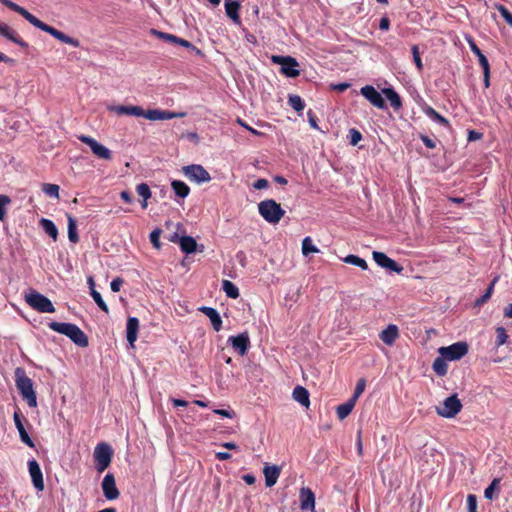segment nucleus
<instances>
[{"label": "nucleus", "mask_w": 512, "mask_h": 512, "mask_svg": "<svg viewBox=\"0 0 512 512\" xmlns=\"http://www.w3.org/2000/svg\"><path fill=\"white\" fill-rule=\"evenodd\" d=\"M107 110L118 116L143 117L151 121L170 120L173 118L184 117L185 113H176L160 109H150L145 111L137 105H107Z\"/></svg>", "instance_id": "nucleus-1"}, {"label": "nucleus", "mask_w": 512, "mask_h": 512, "mask_svg": "<svg viewBox=\"0 0 512 512\" xmlns=\"http://www.w3.org/2000/svg\"><path fill=\"white\" fill-rule=\"evenodd\" d=\"M0 2L3 5H5L7 8L22 15L34 27H36L46 33H49L51 36H53L57 40H59L63 43L69 44L73 47L80 46V42L77 39L72 38V37L64 34L63 32L57 30L56 28L42 22L37 17H35L33 14H31L29 11H27L25 8H23L22 6L14 3L10 0H0Z\"/></svg>", "instance_id": "nucleus-2"}, {"label": "nucleus", "mask_w": 512, "mask_h": 512, "mask_svg": "<svg viewBox=\"0 0 512 512\" xmlns=\"http://www.w3.org/2000/svg\"><path fill=\"white\" fill-rule=\"evenodd\" d=\"M48 327L60 334H63L71 339L76 345L80 347L88 346V338L85 333L75 324L51 321Z\"/></svg>", "instance_id": "nucleus-3"}, {"label": "nucleus", "mask_w": 512, "mask_h": 512, "mask_svg": "<svg viewBox=\"0 0 512 512\" xmlns=\"http://www.w3.org/2000/svg\"><path fill=\"white\" fill-rule=\"evenodd\" d=\"M261 217L270 224H277L285 215V210L273 199L263 200L258 204Z\"/></svg>", "instance_id": "nucleus-4"}, {"label": "nucleus", "mask_w": 512, "mask_h": 512, "mask_svg": "<svg viewBox=\"0 0 512 512\" xmlns=\"http://www.w3.org/2000/svg\"><path fill=\"white\" fill-rule=\"evenodd\" d=\"M16 387L27 404L34 408L37 406V397L34 391L32 380L27 377L23 370L16 371Z\"/></svg>", "instance_id": "nucleus-5"}, {"label": "nucleus", "mask_w": 512, "mask_h": 512, "mask_svg": "<svg viewBox=\"0 0 512 512\" xmlns=\"http://www.w3.org/2000/svg\"><path fill=\"white\" fill-rule=\"evenodd\" d=\"M25 301L32 309L40 313L55 312V307L50 299L35 290H31L25 295Z\"/></svg>", "instance_id": "nucleus-6"}, {"label": "nucleus", "mask_w": 512, "mask_h": 512, "mask_svg": "<svg viewBox=\"0 0 512 512\" xmlns=\"http://www.w3.org/2000/svg\"><path fill=\"white\" fill-rule=\"evenodd\" d=\"M183 175L196 184L208 183L211 181L209 172L200 164H191L182 167Z\"/></svg>", "instance_id": "nucleus-7"}, {"label": "nucleus", "mask_w": 512, "mask_h": 512, "mask_svg": "<svg viewBox=\"0 0 512 512\" xmlns=\"http://www.w3.org/2000/svg\"><path fill=\"white\" fill-rule=\"evenodd\" d=\"M112 460V449L107 443H100L94 449L95 468L102 473L108 468Z\"/></svg>", "instance_id": "nucleus-8"}, {"label": "nucleus", "mask_w": 512, "mask_h": 512, "mask_svg": "<svg viewBox=\"0 0 512 512\" xmlns=\"http://www.w3.org/2000/svg\"><path fill=\"white\" fill-rule=\"evenodd\" d=\"M438 353L448 361H457L468 353V344L466 342L459 341L449 346L440 347L438 349Z\"/></svg>", "instance_id": "nucleus-9"}, {"label": "nucleus", "mask_w": 512, "mask_h": 512, "mask_svg": "<svg viewBox=\"0 0 512 512\" xmlns=\"http://www.w3.org/2000/svg\"><path fill=\"white\" fill-rule=\"evenodd\" d=\"M462 409V403L456 394L447 397L440 406L436 407V412L444 418L455 417Z\"/></svg>", "instance_id": "nucleus-10"}, {"label": "nucleus", "mask_w": 512, "mask_h": 512, "mask_svg": "<svg viewBox=\"0 0 512 512\" xmlns=\"http://www.w3.org/2000/svg\"><path fill=\"white\" fill-rule=\"evenodd\" d=\"M271 60L274 64L281 66V73L287 77L295 78L299 76V64L297 60L291 56H277L273 55Z\"/></svg>", "instance_id": "nucleus-11"}, {"label": "nucleus", "mask_w": 512, "mask_h": 512, "mask_svg": "<svg viewBox=\"0 0 512 512\" xmlns=\"http://www.w3.org/2000/svg\"><path fill=\"white\" fill-rule=\"evenodd\" d=\"M78 139L89 146L92 153L99 159L102 160H111L112 159V151L104 146L103 144L99 143L94 138L87 136V135H80L78 136Z\"/></svg>", "instance_id": "nucleus-12"}, {"label": "nucleus", "mask_w": 512, "mask_h": 512, "mask_svg": "<svg viewBox=\"0 0 512 512\" xmlns=\"http://www.w3.org/2000/svg\"><path fill=\"white\" fill-rule=\"evenodd\" d=\"M372 256H373V260L381 268H384V269H387V270H390V271H393L396 273H401L403 270L402 266H400L396 261H394L393 259L388 257L383 252L374 251L372 253Z\"/></svg>", "instance_id": "nucleus-13"}, {"label": "nucleus", "mask_w": 512, "mask_h": 512, "mask_svg": "<svg viewBox=\"0 0 512 512\" xmlns=\"http://www.w3.org/2000/svg\"><path fill=\"white\" fill-rule=\"evenodd\" d=\"M228 343L240 356H244L250 346L249 335L247 332H243L236 336H230L228 338Z\"/></svg>", "instance_id": "nucleus-14"}, {"label": "nucleus", "mask_w": 512, "mask_h": 512, "mask_svg": "<svg viewBox=\"0 0 512 512\" xmlns=\"http://www.w3.org/2000/svg\"><path fill=\"white\" fill-rule=\"evenodd\" d=\"M361 95L368 100L373 106L379 109L385 108V101L382 95L372 85L363 86L360 89Z\"/></svg>", "instance_id": "nucleus-15"}, {"label": "nucleus", "mask_w": 512, "mask_h": 512, "mask_svg": "<svg viewBox=\"0 0 512 512\" xmlns=\"http://www.w3.org/2000/svg\"><path fill=\"white\" fill-rule=\"evenodd\" d=\"M28 471L33 483V486L37 491L44 490V480L40 465L35 459L28 461Z\"/></svg>", "instance_id": "nucleus-16"}, {"label": "nucleus", "mask_w": 512, "mask_h": 512, "mask_svg": "<svg viewBox=\"0 0 512 512\" xmlns=\"http://www.w3.org/2000/svg\"><path fill=\"white\" fill-rule=\"evenodd\" d=\"M101 487L107 500H115L119 497L120 493L116 486L115 478L111 473L104 476Z\"/></svg>", "instance_id": "nucleus-17"}, {"label": "nucleus", "mask_w": 512, "mask_h": 512, "mask_svg": "<svg viewBox=\"0 0 512 512\" xmlns=\"http://www.w3.org/2000/svg\"><path fill=\"white\" fill-rule=\"evenodd\" d=\"M300 508L301 510L313 511L315 508V495L310 488L303 487L300 490Z\"/></svg>", "instance_id": "nucleus-18"}, {"label": "nucleus", "mask_w": 512, "mask_h": 512, "mask_svg": "<svg viewBox=\"0 0 512 512\" xmlns=\"http://www.w3.org/2000/svg\"><path fill=\"white\" fill-rule=\"evenodd\" d=\"M226 15L237 25L241 24L239 9L241 7L240 0H225L224 3Z\"/></svg>", "instance_id": "nucleus-19"}, {"label": "nucleus", "mask_w": 512, "mask_h": 512, "mask_svg": "<svg viewBox=\"0 0 512 512\" xmlns=\"http://www.w3.org/2000/svg\"><path fill=\"white\" fill-rule=\"evenodd\" d=\"M379 337L384 344L392 346L399 338V328L395 324H389L380 332Z\"/></svg>", "instance_id": "nucleus-20"}, {"label": "nucleus", "mask_w": 512, "mask_h": 512, "mask_svg": "<svg viewBox=\"0 0 512 512\" xmlns=\"http://www.w3.org/2000/svg\"><path fill=\"white\" fill-rule=\"evenodd\" d=\"M139 320L136 317H129L126 324V337L130 347H134V344L138 337Z\"/></svg>", "instance_id": "nucleus-21"}, {"label": "nucleus", "mask_w": 512, "mask_h": 512, "mask_svg": "<svg viewBox=\"0 0 512 512\" xmlns=\"http://www.w3.org/2000/svg\"><path fill=\"white\" fill-rule=\"evenodd\" d=\"M13 419H14V423H15V426L19 432V436H20V439L23 443H25L26 445H28L29 447L33 448L34 447V442L32 441V439L30 438L29 434L27 433L23 423H22V420H21V415L19 412H15L14 415H13Z\"/></svg>", "instance_id": "nucleus-22"}, {"label": "nucleus", "mask_w": 512, "mask_h": 512, "mask_svg": "<svg viewBox=\"0 0 512 512\" xmlns=\"http://www.w3.org/2000/svg\"><path fill=\"white\" fill-rule=\"evenodd\" d=\"M199 310L204 313L210 320L215 331H220L222 328V319L216 309L212 307H201Z\"/></svg>", "instance_id": "nucleus-23"}, {"label": "nucleus", "mask_w": 512, "mask_h": 512, "mask_svg": "<svg viewBox=\"0 0 512 512\" xmlns=\"http://www.w3.org/2000/svg\"><path fill=\"white\" fill-rule=\"evenodd\" d=\"M263 473L265 476V484L267 487H272L276 484L279 475H280V469L276 465H265L263 469Z\"/></svg>", "instance_id": "nucleus-24"}, {"label": "nucleus", "mask_w": 512, "mask_h": 512, "mask_svg": "<svg viewBox=\"0 0 512 512\" xmlns=\"http://www.w3.org/2000/svg\"><path fill=\"white\" fill-rule=\"evenodd\" d=\"M293 399L304 406L305 408H309L310 406V396L309 392L303 386H296L292 393Z\"/></svg>", "instance_id": "nucleus-25"}, {"label": "nucleus", "mask_w": 512, "mask_h": 512, "mask_svg": "<svg viewBox=\"0 0 512 512\" xmlns=\"http://www.w3.org/2000/svg\"><path fill=\"white\" fill-rule=\"evenodd\" d=\"M382 93L386 96L393 109L398 110L402 107L401 98L393 88H384Z\"/></svg>", "instance_id": "nucleus-26"}, {"label": "nucleus", "mask_w": 512, "mask_h": 512, "mask_svg": "<svg viewBox=\"0 0 512 512\" xmlns=\"http://www.w3.org/2000/svg\"><path fill=\"white\" fill-rule=\"evenodd\" d=\"M179 245L184 253L191 254L196 251L197 242L191 236H183L179 240Z\"/></svg>", "instance_id": "nucleus-27"}, {"label": "nucleus", "mask_w": 512, "mask_h": 512, "mask_svg": "<svg viewBox=\"0 0 512 512\" xmlns=\"http://www.w3.org/2000/svg\"><path fill=\"white\" fill-rule=\"evenodd\" d=\"M171 187L175 195L180 198H186L190 193L189 186L181 180L171 181Z\"/></svg>", "instance_id": "nucleus-28"}, {"label": "nucleus", "mask_w": 512, "mask_h": 512, "mask_svg": "<svg viewBox=\"0 0 512 512\" xmlns=\"http://www.w3.org/2000/svg\"><path fill=\"white\" fill-rule=\"evenodd\" d=\"M163 38H165L166 40H169L171 42H175L185 48H189L191 49L193 52H195L197 55H200L201 54V51L195 47L191 42L185 40V39H182V38H178L174 35H171V34H161Z\"/></svg>", "instance_id": "nucleus-29"}, {"label": "nucleus", "mask_w": 512, "mask_h": 512, "mask_svg": "<svg viewBox=\"0 0 512 512\" xmlns=\"http://www.w3.org/2000/svg\"><path fill=\"white\" fill-rule=\"evenodd\" d=\"M0 35L16 44H23V42L18 37L16 31L9 27L7 24L0 23Z\"/></svg>", "instance_id": "nucleus-30"}, {"label": "nucleus", "mask_w": 512, "mask_h": 512, "mask_svg": "<svg viewBox=\"0 0 512 512\" xmlns=\"http://www.w3.org/2000/svg\"><path fill=\"white\" fill-rule=\"evenodd\" d=\"M40 226L45 231L46 234H48L54 241L57 239L58 236V229L56 225L53 223V221L42 218L39 221Z\"/></svg>", "instance_id": "nucleus-31"}, {"label": "nucleus", "mask_w": 512, "mask_h": 512, "mask_svg": "<svg viewBox=\"0 0 512 512\" xmlns=\"http://www.w3.org/2000/svg\"><path fill=\"white\" fill-rule=\"evenodd\" d=\"M356 402L354 400L349 399L345 403L339 405L336 409V414L340 420L345 419L355 407Z\"/></svg>", "instance_id": "nucleus-32"}, {"label": "nucleus", "mask_w": 512, "mask_h": 512, "mask_svg": "<svg viewBox=\"0 0 512 512\" xmlns=\"http://www.w3.org/2000/svg\"><path fill=\"white\" fill-rule=\"evenodd\" d=\"M447 359L443 358L441 355L437 357L433 362V370L439 376H444L448 371Z\"/></svg>", "instance_id": "nucleus-33"}, {"label": "nucleus", "mask_w": 512, "mask_h": 512, "mask_svg": "<svg viewBox=\"0 0 512 512\" xmlns=\"http://www.w3.org/2000/svg\"><path fill=\"white\" fill-rule=\"evenodd\" d=\"M68 220V238L70 242L77 243L79 241V236L77 233V223L74 217L71 215H67Z\"/></svg>", "instance_id": "nucleus-34"}, {"label": "nucleus", "mask_w": 512, "mask_h": 512, "mask_svg": "<svg viewBox=\"0 0 512 512\" xmlns=\"http://www.w3.org/2000/svg\"><path fill=\"white\" fill-rule=\"evenodd\" d=\"M222 290L225 292L226 296L229 298L236 299L239 297L238 287L229 280L222 281Z\"/></svg>", "instance_id": "nucleus-35"}, {"label": "nucleus", "mask_w": 512, "mask_h": 512, "mask_svg": "<svg viewBox=\"0 0 512 512\" xmlns=\"http://www.w3.org/2000/svg\"><path fill=\"white\" fill-rule=\"evenodd\" d=\"M424 113L427 117H429L432 121H435L443 126H448V120L440 115L435 109L432 107H427L424 109Z\"/></svg>", "instance_id": "nucleus-36"}, {"label": "nucleus", "mask_w": 512, "mask_h": 512, "mask_svg": "<svg viewBox=\"0 0 512 512\" xmlns=\"http://www.w3.org/2000/svg\"><path fill=\"white\" fill-rule=\"evenodd\" d=\"M342 260H343V262H345L347 264H351V265L360 267L363 270H366L368 268L367 262L363 258H361L357 255L350 254V255H347L346 257H344Z\"/></svg>", "instance_id": "nucleus-37"}, {"label": "nucleus", "mask_w": 512, "mask_h": 512, "mask_svg": "<svg viewBox=\"0 0 512 512\" xmlns=\"http://www.w3.org/2000/svg\"><path fill=\"white\" fill-rule=\"evenodd\" d=\"M500 482L499 478H494L490 485L485 489L484 496L486 499L492 500L495 496L496 492L500 490Z\"/></svg>", "instance_id": "nucleus-38"}, {"label": "nucleus", "mask_w": 512, "mask_h": 512, "mask_svg": "<svg viewBox=\"0 0 512 512\" xmlns=\"http://www.w3.org/2000/svg\"><path fill=\"white\" fill-rule=\"evenodd\" d=\"M11 204L9 196L0 194V221L4 222L7 218V207Z\"/></svg>", "instance_id": "nucleus-39"}, {"label": "nucleus", "mask_w": 512, "mask_h": 512, "mask_svg": "<svg viewBox=\"0 0 512 512\" xmlns=\"http://www.w3.org/2000/svg\"><path fill=\"white\" fill-rule=\"evenodd\" d=\"M319 249L313 244L310 237H305L302 241V253L304 256H308L310 253H318Z\"/></svg>", "instance_id": "nucleus-40"}, {"label": "nucleus", "mask_w": 512, "mask_h": 512, "mask_svg": "<svg viewBox=\"0 0 512 512\" xmlns=\"http://www.w3.org/2000/svg\"><path fill=\"white\" fill-rule=\"evenodd\" d=\"M289 105L297 112H301L304 107V101L299 95H290L288 99Z\"/></svg>", "instance_id": "nucleus-41"}, {"label": "nucleus", "mask_w": 512, "mask_h": 512, "mask_svg": "<svg viewBox=\"0 0 512 512\" xmlns=\"http://www.w3.org/2000/svg\"><path fill=\"white\" fill-rule=\"evenodd\" d=\"M42 191L53 198H59V186L56 184L45 183L42 186Z\"/></svg>", "instance_id": "nucleus-42"}, {"label": "nucleus", "mask_w": 512, "mask_h": 512, "mask_svg": "<svg viewBox=\"0 0 512 512\" xmlns=\"http://www.w3.org/2000/svg\"><path fill=\"white\" fill-rule=\"evenodd\" d=\"M497 280H498V277L494 278V280L492 281L490 286L487 288L486 292L483 293V296H481L479 299L476 300L475 304L477 306L483 305L491 297V295L493 293L494 285L497 282Z\"/></svg>", "instance_id": "nucleus-43"}, {"label": "nucleus", "mask_w": 512, "mask_h": 512, "mask_svg": "<svg viewBox=\"0 0 512 512\" xmlns=\"http://www.w3.org/2000/svg\"><path fill=\"white\" fill-rule=\"evenodd\" d=\"M91 296H92L93 300L96 302V304L98 305V307L103 312L108 313V311H109L108 306L106 305V303L102 299L101 294L98 291H96L95 289H92Z\"/></svg>", "instance_id": "nucleus-44"}, {"label": "nucleus", "mask_w": 512, "mask_h": 512, "mask_svg": "<svg viewBox=\"0 0 512 512\" xmlns=\"http://www.w3.org/2000/svg\"><path fill=\"white\" fill-rule=\"evenodd\" d=\"M366 388V381L365 379L361 378L357 381L353 396L350 398L351 400H354V402H357L358 398L362 395Z\"/></svg>", "instance_id": "nucleus-45"}, {"label": "nucleus", "mask_w": 512, "mask_h": 512, "mask_svg": "<svg viewBox=\"0 0 512 512\" xmlns=\"http://www.w3.org/2000/svg\"><path fill=\"white\" fill-rule=\"evenodd\" d=\"M496 345L497 347H500L504 345L508 340V334L506 332V329L504 327H497L496 328Z\"/></svg>", "instance_id": "nucleus-46"}, {"label": "nucleus", "mask_w": 512, "mask_h": 512, "mask_svg": "<svg viewBox=\"0 0 512 512\" xmlns=\"http://www.w3.org/2000/svg\"><path fill=\"white\" fill-rule=\"evenodd\" d=\"M136 191L140 197L144 200H148L151 197V190L146 183H141L137 185Z\"/></svg>", "instance_id": "nucleus-47"}, {"label": "nucleus", "mask_w": 512, "mask_h": 512, "mask_svg": "<svg viewBox=\"0 0 512 512\" xmlns=\"http://www.w3.org/2000/svg\"><path fill=\"white\" fill-rule=\"evenodd\" d=\"M496 9L499 11L505 21L512 27V14L509 12V10L501 4L496 5Z\"/></svg>", "instance_id": "nucleus-48"}, {"label": "nucleus", "mask_w": 512, "mask_h": 512, "mask_svg": "<svg viewBox=\"0 0 512 512\" xmlns=\"http://www.w3.org/2000/svg\"><path fill=\"white\" fill-rule=\"evenodd\" d=\"M160 234H161V230L155 229L150 233V236H149L150 242L156 249H160V247H161Z\"/></svg>", "instance_id": "nucleus-49"}, {"label": "nucleus", "mask_w": 512, "mask_h": 512, "mask_svg": "<svg viewBox=\"0 0 512 512\" xmlns=\"http://www.w3.org/2000/svg\"><path fill=\"white\" fill-rule=\"evenodd\" d=\"M411 51H412L413 60L416 64V67L419 71H421L423 69V64H422V60L420 57L418 46H416V45L412 46Z\"/></svg>", "instance_id": "nucleus-50"}, {"label": "nucleus", "mask_w": 512, "mask_h": 512, "mask_svg": "<svg viewBox=\"0 0 512 512\" xmlns=\"http://www.w3.org/2000/svg\"><path fill=\"white\" fill-rule=\"evenodd\" d=\"M468 512H477V498L474 494L467 496Z\"/></svg>", "instance_id": "nucleus-51"}, {"label": "nucleus", "mask_w": 512, "mask_h": 512, "mask_svg": "<svg viewBox=\"0 0 512 512\" xmlns=\"http://www.w3.org/2000/svg\"><path fill=\"white\" fill-rule=\"evenodd\" d=\"M350 133V143L351 145L355 146L359 143V141L362 139L361 133L356 129H351L349 131Z\"/></svg>", "instance_id": "nucleus-52"}, {"label": "nucleus", "mask_w": 512, "mask_h": 512, "mask_svg": "<svg viewBox=\"0 0 512 512\" xmlns=\"http://www.w3.org/2000/svg\"><path fill=\"white\" fill-rule=\"evenodd\" d=\"M465 40L466 42L468 43L471 51L476 55V54H480V49L478 48V46L476 45L474 39L470 36V35H465Z\"/></svg>", "instance_id": "nucleus-53"}, {"label": "nucleus", "mask_w": 512, "mask_h": 512, "mask_svg": "<svg viewBox=\"0 0 512 512\" xmlns=\"http://www.w3.org/2000/svg\"><path fill=\"white\" fill-rule=\"evenodd\" d=\"M213 412L217 415H220L222 417L226 418H234L235 413L232 410H226V409H214Z\"/></svg>", "instance_id": "nucleus-54"}, {"label": "nucleus", "mask_w": 512, "mask_h": 512, "mask_svg": "<svg viewBox=\"0 0 512 512\" xmlns=\"http://www.w3.org/2000/svg\"><path fill=\"white\" fill-rule=\"evenodd\" d=\"M237 123L242 126L243 128H245L246 130H248L249 132H251L252 134L256 135V136H260L262 133L252 127H250L247 123H245L242 119L238 118L237 119Z\"/></svg>", "instance_id": "nucleus-55"}, {"label": "nucleus", "mask_w": 512, "mask_h": 512, "mask_svg": "<svg viewBox=\"0 0 512 512\" xmlns=\"http://www.w3.org/2000/svg\"><path fill=\"white\" fill-rule=\"evenodd\" d=\"M122 284H123L122 279L117 277L111 281L110 288L113 292H118V291H120Z\"/></svg>", "instance_id": "nucleus-56"}, {"label": "nucleus", "mask_w": 512, "mask_h": 512, "mask_svg": "<svg viewBox=\"0 0 512 512\" xmlns=\"http://www.w3.org/2000/svg\"><path fill=\"white\" fill-rule=\"evenodd\" d=\"M269 185L268 181L264 178H260L256 180L253 184V187L257 190L265 189Z\"/></svg>", "instance_id": "nucleus-57"}, {"label": "nucleus", "mask_w": 512, "mask_h": 512, "mask_svg": "<svg viewBox=\"0 0 512 512\" xmlns=\"http://www.w3.org/2000/svg\"><path fill=\"white\" fill-rule=\"evenodd\" d=\"M482 137H483V134L478 131H475V130L468 131V141L469 142L480 140Z\"/></svg>", "instance_id": "nucleus-58"}, {"label": "nucleus", "mask_w": 512, "mask_h": 512, "mask_svg": "<svg viewBox=\"0 0 512 512\" xmlns=\"http://www.w3.org/2000/svg\"><path fill=\"white\" fill-rule=\"evenodd\" d=\"M421 139H422V141H423L424 145H425L427 148H430V149L435 148V146H436L435 142H434L432 139H430L429 137H427V136H422V137H421Z\"/></svg>", "instance_id": "nucleus-59"}, {"label": "nucleus", "mask_w": 512, "mask_h": 512, "mask_svg": "<svg viewBox=\"0 0 512 512\" xmlns=\"http://www.w3.org/2000/svg\"><path fill=\"white\" fill-rule=\"evenodd\" d=\"M350 87V84L349 83H339V84H336V85H333L332 88L334 90H337L339 92H344L345 90H347L348 88Z\"/></svg>", "instance_id": "nucleus-60"}, {"label": "nucleus", "mask_w": 512, "mask_h": 512, "mask_svg": "<svg viewBox=\"0 0 512 512\" xmlns=\"http://www.w3.org/2000/svg\"><path fill=\"white\" fill-rule=\"evenodd\" d=\"M120 197L123 201H125L126 203H129V204L132 203V201H133L132 196L128 191H122L120 193Z\"/></svg>", "instance_id": "nucleus-61"}, {"label": "nucleus", "mask_w": 512, "mask_h": 512, "mask_svg": "<svg viewBox=\"0 0 512 512\" xmlns=\"http://www.w3.org/2000/svg\"><path fill=\"white\" fill-rule=\"evenodd\" d=\"M215 456L220 461L228 460L231 458V454L228 452H217Z\"/></svg>", "instance_id": "nucleus-62"}, {"label": "nucleus", "mask_w": 512, "mask_h": 512, "mask_svg": "<svg viewBox=\"0 0 512 512\" xmlns=\"http://www.w3.org/2000/svg\"><path fill=\"white\" fill-rule=\"evenodd\" d=\"M389 26H390V22H389V19L384 17L380 20V23H379V28L381 30H388L389 29Z\"/></svg>", "instance_id": "nucleus-63"}, {"label": "nucleus", "mask_w": 512, "mask_h": 512, "mask_svg": "<svg viewBox=\"0 0 512 512\" xmlns=\"http://www.w3.org/2000/svg\"><path fill=\"white\" fill-rule=\"evenodd\" d=\"M186 138L190 141H192L193 143L197 144L199 142V136L197 133L195 132H189L186 134Z\"/></svg>", "instance_id": "nucleus-64"}]
</instances>
